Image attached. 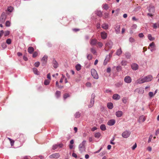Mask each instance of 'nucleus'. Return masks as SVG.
<instances>
[{"instance_id": "nucleus-1", "label": "nucleus", "mask_w": 159, "mask_h": 159, "mask_svg": "<svg viewBox=\"0 0 159 159\" xmlns=\"http://www.w3.org/2000/svg\"><path fill=\"white\" fill-rule=\"evenodd\" d=\"M152 76L151 75H148L143 78H140L137 80L136 81L137 84H142L144 82L150 81L152 80Z\"/></svg>"}, {"instance_id": "nucleus-2", "label": "nucleus", "mask_w": 159, "mask_h": 159, "mask_svg": "<svg viewBox=\"0 0 159 159\" xmlns=\"http://www.w3.org/2000/svg\"><path fill=\"white\" fill-rule=\"evenodd\" d=\"M86 142V141H83L79 145V150L81 152H82L85 151V145Z\"/></svg>"}, {"instance_id": "nucleus-3", "label": "nucleus", "mask_w": 159, "mask_h": 159, "mask_svg": "<svg viewBox=\"0 0 159 159\" xmlns=\"http://www.w3.org/2000/svg\"><path fill=\"white\" fill-rule=\"evenodd\" d=\"M113 44L112 42L110 41L107 42L105 45V50L107 51L111 49L112 47Z\"/></svg>"}, {"instance_id": "nucleus-4", "label": "nucleus", "mask_w": 159, "mask_h": 159, "mask_svg": "<svg viewBox=\"0 0 159 159\" xmlns=\"http://www.w3.org/2000/svg\"><path fill=\"white\" fill-rule=\"evenodd\" d=\"M91 74L92 76L95 79H97L98 78V76L96 70L94 69H92L91 70Z\"/></svg>"}, {"instance_id": "nucleus-5", "label": "nucleus", "mask_w": 159, "mask_h": 159, "mask_svg": "<svg viewBox=\"0 0 159 159\" xmlns=\"http://www.w3.org/2000/svg\"><path fill=\"white\" fill-rule=\"evenodd\" d=\"M131 132L130 131L126 130L124 131L122 134V136L125 138H128L130 135Z\"/></svg>"}, {"instance_id": "nucleus-6", "label": "nucleus", "mask_w": 159, "mask_h": 159, "mask_svg": "<svg viewBox=\"0 0 159 159\" xmlns=\"http://www.w3.org/2000/svg\"><path fill=\"white\" fill-rule=\"evenodd\" d=\"M7 16L4 12L2 13L0 18V22L1 23H3L6 18Z\"/></svg>"}, {"instance_id": "nucleus-7", "label": "nucleus", "mask_w": 159, "mask_h": 159, "mask_svg": "<svg viewBox=\"0 0 159 159\" xmlns=\"http://www.w3.org/2000/svg\"><path fill=\"white\" fill-rule=\"evenodd\" d=\"M95 95L93 93L92 94V98L91 99L90 102V104L89 106V107H91L93 106L94 103V98H95Z\"/></svg>"}, {"instance_id": "nucleus-8", "label": "nucleus", "mask_w": 159, "mask_h": 159, "mask_svg": "<svg viewBox=\"0 0 159 159\" xmlns=\"http://www.w3.org/2000/svg\"><path fill=\"white\" fill-rule=\"evenodd\" d=\"M124 81L126 83H130L131 82L132 80L130 76H127L125 77Z\"/></svg>"}, {"instance_id": "nucleus-9", "label": "nucleus", "mask_w": 159, "mask_h": 159, "mask_svg": "<svg viewBox=\"0 0 159 159\" xmlns=\"http://www.w3.org/2000/svg\"><path fill=\"white\" fill-rule=\"evenodd\" d=\"M60 156V155L58 153H53L50 155L49 157L50 158H58Z\"/></svg>"}, {"instance_id": "nucleus-10", "label": "nucleus", "mask_w": 159, "mask_h": 159, "mask_svg": "<svg viewBox=\"0 0 159 159\" xmlns=\"http://www.w3.org/2000/svg\"><path fill=\"white\" fill-rule=\"evenodd\" d=\"M100 35L101 38L103 39H105L107 37V34L104 31L102 32L101 33Z\"/></svg>"}, {"instance_id": "nucleus-11", "label": "nucleus", "mask_w": 159, "mask_h": 159, "mask_svg": "<svg viewBox=\"0 0 159 159\" xmlns=\"http://www.w3.org/2000/svg\"><path fill=\"white\" fill-rule=\"evenodd\" d=\"M149 46L151 47V51L153 52L156 50V47L155 44L153 42H152L149 44Z\"/></svg>"}, {"instance_id": "nucleus-12", "label": "nucleus", "mask_w": 159, "mask_h": 159, "mask_svg": "<svg viewBox=\"0 0 159 159\" xmlns=\"http://www.w3.org/2000/svg\"><path fill=\"white\" fill-rule=\"evenodd\" d=\"M131 67L132 69L136 70L138 69L139 66L137 64L134 63L131 65Z\"/></svg>"}, {"instance_id": "nucleus-13", "label": "nucleus", "mask_w": 159, "mask_h": 159, "mask_svg": "<svg viewBox=\"0 0 159 159\" xmlns=\"http://www.w3.org/2000/svg\"><path fill=\"white\" fill-rule=\"evenodd\" d=\"M115 123V120L114 119H111L109 120L107 122V124L110 126H112L114 125Z\"/></svg>"}, {"instance_id": "nucleus-14", "label": "nucleus", "mask_w": 159, "mask_h": 159, "mask_svg": "<svg viewBox=\"0 0 159 159\" xmlns=\"http://www.w3.org/2000/svg\"><path fill=\"white\" fill-rule=\"evenodd\" d=\"M48 59V56L46 55H44L41 59V61L43 64H45L47 63Z\"/></svg>"}, {"instance_id": "nucleus-15", "label": "nucleus", "mask_w": 159, "mask_h": 159, "mask_svg": "<svg viewBox=\"0 0 159 159\" xmlns=\"http://www.w3.org/2000/svg\"><path fill=\"white\" fill-rule=\"evenodd\" d=\"M115 31L116 34H119L120 32V27L119 25H116L115 28Z\"/></svg>"}, {"instance_id": "nucleus-16", "label": "nucleus", "mask_w": 159, "mask_h": 159, "mask_svg": "<svg viewBox=\"0 0 159 159\" xmlns=\"http://www.w3.org/2000/svg\"><path fill=\"white\" fill-rule=\"evenodd\" d=\"M97 43V40L95 39H92L90 41V44L91 45H94Z\"/></svg>"}, {"instance_id": "nucleus-17", "label": "nucleus", "mask_w": 159, "mask_h": 159, "mask_svg": "<svg viewBox=\"0 0 159 159\" xmlns=\"http://www.w3.org/2000/svg\"><path fill=\"white\" fill-rule=\"evenodd\" d=\"M145 117L143 116H142L139 117V122H143L145 121Z\"/></svg>"}, {"instance_id": "nucleus-18", "label": "nucleus", "mask_w": 159, "mask_h": 159, "mask_svg": "<svg viewBox=\"0 0 159 159\" xmlns=\"http://www.w3.org/2000/svg\"><path fill=\"white\" fill-rule=\"evenodd\" d=\"M112 98L114 99L119 100L120 98V96L119 95L116 94L113 95Z\"/></svg>"}, {"instance_id": "nucleus-19", "label": "nucleus", "mask_w": 159, "mask_h": 159, "mask_svg": "<svg viewBox=\"0 0 159 159\" xmlns=\"http://www.w3.org/2000/svg\"><path fill=\"white\" fill-rule=\"evenodd\" d=\"M52 65L55 68H57L58 66V64L56 60H54L52 61Z\"/></svg>"}, {"instance_id": "nucleus-20", "label": "nucleus", "mask_w": 159, "mask_h": 159, "mask_svg": "<svg viewBox=\"0 0 159 159\" xmlns=\"http://www.w3.org/2000/svg\"><path fill=\"white\" fill-rule=\"evenodd\" d=\"M116 114L117 117H120L122 115L123 112L121 111H118L116 112Z\"/></svg>"}, {"instance_id": "nucleus-21", "label": "nucleus", "mask_w": 159, "mask_h": 159, "mask_svg": "<svg viewBox=\"0 0 159 159\" xmlns=\"http://www.w3.org/2000/svg\"><path fill=\"white\" fill-rule=\"evenodd\" d=\"M34 51V49L33 47H30L28 48V51L30 54H32Z\"/></svg>"}, {"instance_id": "nucleus-22", "label": "nucleus", "mask_w": 159, "mask_h": 159, "mask_svg": "<svg viewBox=\"0 0 159 159\" xmlns=\"http://www.w3.org/2000/svg\"><path fill=\"white\" fill-rule=\"evenodd\" d=\"M108 25L106 23H104L102 25V28L105 30L107 29L108 28Z\"/></svg>"}, {"instance_id": "nucleus-23", "label": "nucleus", "mask_w": 159, "mask_h": 159, "mask_svg": "<svg viewBox=\"0 0 159 159\" xmlns=\"http://www.w3.org/2000/svg\"><path fill=\"white\" fill-rule=\"evenodd\" d=\"M55 95L57 98H59L60 97L61 95V92L59 91H57L55 93Z\"/></svg>"}, {"instance_id": "nucleus-24", "label": "nucleus", "mask_w": 159, "mask_h": 159, "mask_svg": "<svg viewBox=\"0 0 159 159\" xmlns=\"http://www.w3.org/2000/svg\"><path fill=\"white\" fill-rule=\"evenodd\" d=\"M33 71L34 74L37 75H39V72L38 71L37 69L35 68H34L33 69Z\"/></svg>"}, {"instance_id": "nucleus-25", "label": "nucleus", "mask_w": 159, "mask_h": 159, "mask_svg": "<svg viewBox=\"0 0 159 159\" xmlns=\"http://www.w3.org/2000/svg\"><path fill=\"white\" fill-rule=\"evenodd\" d=\"M107 107L109 109H111L113 107V104L111 102H109L107 104Z\"/></svg>"}, {"instance_id": "nucleus-26", "label": "nucleus", "mask_w": 159, "mask_h": 159, "mask_svg": "<svg viewBox=\"0 0 159 159\" xmlns=\"http://www.w3.org/2000/svg\"><path fill=\"white\" fill-rule=\"evenodd\" d=\"M122 52L121 49V48H120L117 50L116 52V54L117 55L119 56L121 54Z\"/></svg>"}, {"instance_id": "nucleus-27", "label": "nucleus", "mask_w": 159, "mask_h": 159, "mask_svg": "<svg viewBox=\"0 0 159 159\" xmlns=\"http://www.w3.org/2000/svg\"><path fill=\"white\" fill-rule=\"evenodd\" d=\"M100 128L103 131L105 130L106 129L105 125L103 124L101 125L100 126Z\"/></svg>"}, {"instance_id": "nucleus-28", "label": "nucleus", "mask_w": 159, "mask_h": 159, "mask_svg": "<svg viewBox=\"0 0 159 159\" xmlns=\"http://www.w3.org/2000/svg\"><path fill=\"white\" fill-rule=\"evenodd\" d=\"M75 68L77 70L79 71L81 69V66L80 64H78L75 66Z\"/></svg>"}, {"instance_id": "nucleus-29", "label": "nucleus", "mask_w": 159, "mask_h": 159, "mask_svg": "<svg viewBox=\"0 0 159 159\" xmlns=\"http://www.w3.org/2000/svg\"><path fill=\"white\" fill-rule=\"evenodd\" d=\"M96 14L100 17H101L102 16V13L100 11H97L96 12Z\"/></svg>"}, {"instance_id": "nucleus-30", "label": "nucleus", "mask_w": 159, "mask_h": 159, "mask_svg": "<svg viewBox=\"0 0 159 159\" xmlns=\"http://www.w3.org/2000/svg\"><path fill=\"white\" fill-rule=\"evenodd\" d=\"M103 8L106 10H107L109 8L108 5L107 4H105L103 5Z\"/></svg>"}, {"instance_id": "nucleus-31", "label": "nucleus", "mask_w": 159, "mask_h": 159, "mask_svg": "<svg viewBox=\"0 0 159 159\" xmlns=\"http://www.w3.org/2000/svg\"><path fill=\"white\" fill-rule=\"evenodd\" d=\"M75 116L76 118H78L80 116V113L79 112H77L75 115Z\"/></svg>"}, {"instance_id": "nucleus-32", "label": "nucleus", "mask_w": 159, "mask_h": 159, "mask_svg": "<svg viewBox=\"0 0 159 159\" xmlns=\"http://www.w3.org/2000/svg\"><path fill=\"white\" fill-rule=\"evenodd\" d=\"M70 96V95L67 93H65L63 95V98L64 100Z\"/></svg>"}, {"instance_id": "nucleus-33", "label": "nucleus", "mask_w": 159, "mask_h": 159, "mask_svg": "<svg viewBox=\"0 0 159 159\" xmlns=\"http://www.w3.org/2000/svg\"><path fill=\"white\" fill-rule=\"evenodd\" d=\"M101 134L99 133H96L95 134L94 136L97 138H99Z\"/></svg>"}, {"instance_id": "nucleus-34", "label": "nucleus", "mask_w": 159, "mask_h": 159, "mask_svg": "<svg viewBox=\"0 0 159 159\" xmlns=\"http://www.w3.org/2000/svg\"><path fill=\"white\" fill-rule=\"evenodd\" d=\"M50 80H45L44 84L45 85H48L49 84Z\"/></svg>"}, {"instance_id": "nucleus-35", "label": "nucleus", "mask_w": 159, "mask_h": 159, "mask_svg": "<svg viewBox=\"0 0 159 159\" xmlns=\"http://www.w3.org/2000/svg\"><path fill=\"white\" fill-rule=\"evenodd\" d=\"M8 139H9V141H10L11 145V146H12L14 144V141L9 138H8Z\"/></svg>"}, {"instance_id": "nucleus-36", "label": "nucleus", "mask_w": 159, "mask_h": 159, "mask_svg": "<svg viewBox=\"0 0 159 159\" xmlns=\"http://www.w3.org/2000/svg\"><path fill=\"white\" fill-rule=\"evenodd\" d=\"M148 39L150 41H152L154 39L152 38L151 35L150 34L148 35Z\"/></svg>"}, {"instance_id": "nucleus-37", "label": "nucleus", "mask_w": 159, "mask_h": 159, "mask_svg": "<svg viewBox=\"0 0 159 159\" xmlns=\"http://www.w3.org/2000/svg\"><path fill=\"white\" fill-rule=\"evenodd\" d=\"M127 61H121V64L122 66H126L127 65Z\"/></svg>"}, {"instance_id": "nucleus-38", "label": "nucleus", "mask_w": 159, "mask_h": 159, "mask_svg": "<svg viewBox=\"0 0 159 159\" xmlns=\"http://www.w3.org/2000/svg\"><path fill=\"white\" fill-rule=\"evenodd\" d=\"M128 99L125 97H124L122 98V101L124 103H126L127 102Z\"/></svg>"}, {"instance_id": "nucleus-39", "label": "nucleus", "mask_w": 159, "mask_h": 159, "mask_svg": "<svg viewBox=\"0 0 159 159\" xmlns=\"http://www.w3.org/2000/svg\"><path fill=\"white\" fill-rule=\"evenodd\" d=\"M90 51L93 54H95L96 52V50L93 48H91Z\"/></svg>"}, {"instance_id": "nucleus-40", "label": "nucleus", "mask_w": 159, "mask_h": 159, "mask_svg": "<svg viewBox=\"0 0 159 159\" xmlns=\"http://www.w3.org/2000/svg\"><path fill=\"white\" fill-rule=\"evenodd\" d=\"M92 56L90 54H88L87 56V58L89 60H90L92 59Z\"/></svg>"}, {"instance_id": "nucleus-41", "label": "nucleus", "mask_w": 159, "mask_h": 159, "mask_svg": "<svg viewBox=\"0 0 159 159\" xmlns=\"http://www.w3.org/2000/svg\"><path fill=\"white\" fill-rule=\"evenodd\" d=\"M97 44H98V46L100 48L102 47L103 46L102 43L101 42H97Z\"/></svg>"}, {"instance_id": "nucleus-42", "label": "nucleus", "mask_w": 159, "mask_h": 159, "mask_svg": "<svg viewBox=\"0 0 159 159\" xmlns=\"http://www.w3.org/2000/svg\"><path fill=\"white\" fill-rule=\"evenodd\" d=\"M13 10V8L11 7H8L7 8V10L8 11L11 12Z\"/></svg>"}, {"instance_id": "nucleus-43", "label": "nucleus", "mask_w": 159, "mask_h": 159, "mask_svg": "<svg viewBox=\"0 0 159 159\" xmlns=\"http://www.w3.org/2000/svg\"><path fill=\"white\" fill-rule=\"evenodd\" d=\"M6 43L8 44H10L11 43V40L10 39H7L6 40Z\"/></svg>"}, {"instance_id": "nucleus-44", "label": "nucleus", "mask_w": 159, "mask_h": 159, "mask_svg": "<svg viewBox=\"0 0 159 159\" xmlns=\"http://www.w3.org/2000/svg\"><path fill=\"white\" fill-rule=\"evenodd\" d=\"M5 25L6 26H10V22L9 21H7L6 22Z\"/></svg>"}, {"instance_id": "nucleus-45", "label": "nucleus", "mask_w": 159, "mask_h": 159, "mask_svg": "<svg viewBox=\"0 0 159 159\" xmlns=\"http://www.w3.org/2000/svg\"><path fill=\"white\" fill-rule=\"evenodd\" d=\"M38 54V53L37 52H34L33 54V57H35L37 56Z\"/></svg>"}, {"instance_id": "nucleus-46", "label": "nucleus", "mask_w": 159, "mask_h": 159, "mask_svg": "<svg viewBox=\"0 0 159 159\" xmlns=\"http://www.w3.org/2000/svg\"><path fill=\"white\" fill-rule=\"evenodd\" d=\"M7 45L5 43H3L2 44V47L3 48H5L7 47Z\"/></svg>"}, {"instance_id": "nucleus-47", "label": "nucleus", "mask_w": 159, "mask_h": 159, "mask_svg": "<svg viewBox=\"0 0 159 159\" xmlns=\"http://www.w3.org/2000/svg\"><path fill=\"white\" fill-rule=\"evenodd\" d=\"M10 34V31H6L4 33V35L5 36H6Z\"/></svg>"}, {"instance_id": "nucleus-48", "label": "nucleus", "mask_w": 159, "mask_h": 159, "mask_svg": "<svg viewBox=\"0 0 159 159\" xmlns=\"http://www.w3.org/2000/svg\"><path fill=\"white\" fill-rule=\"evenodd\" d=\"M129 41L131 43H134L135 41L134 39L132 38H130L129 39Z\"/></svg>"}, {"instance_id": "nucleus-49", "label": "nucleus", "mask_w": 159, "mask_h": 159, "mask_svg": "<svg viewBox=\"0 0 159 159\" xmlns=\"http://www.w3.org/2000/svg\"><path fill=\"white\" fill-rule=\"evenodd\" d=\"M58 147V144H55L53 146L52 149L54 150L57 149Z\"/></svg>"}, {"instance_id": "nucleus-50", "label": "nucleus", "mask_w": 159, "mask_h": 159, "mask_svg": "<svg viewBox=\"0 0 159 159\" xmlns=\"http://www.w3.org/2000/svg\"><path fill=\"white\" fill-rule=\"evenodd\" d=\"M109 16V14L108 13H104V17L105 18H107Z\"/></svg>"}, {"instance_id": "nucleus-51", "label": "nucleus", "mask_w": 159, "mask_h": 159, "mask_svg": "<svg viewBox=\"0 0 159 159\" xmlns=\"http://www.w3.org/2000/svg\"><path fill=\"white\" fill-rule=\"evenodd\" d=\"M86 86L88 87H91V84L89 82H88L86 84Z\"/></svg>"}, {"instance_id": "nucleus-52", "label": "nucleus", "mask_w": 159, "mask_h": 159, "mask_svg": "<svg viewBox=\"0 0 159 159\" xmlns=\"http://www.w3.org/2000/svg\"><path fill=\"white\" fill-rule=\"evenodd\" d=\"M40 64V63L39 62H37L34 63V66L36 67H38Z\"/></svg>"}, {"instance_id": "nucleus-53", "label": "nucleus", "mask_w": 159, "mask_h": 159, "mask_svg": "<svg viewBox=\"0 0 159 159\" xmlns=\"http://www.w3.org/2000/svg\"><path fill=\"white\" fill-rule=\"evenodd\" d=\"M149 95L151 98H152V97H153V96L154 95L153 92H149Z\"/></svg>"}, {"instance_id": "nucleus-54", "label": "nucleus", "mask_w": 159, "mask_h": 159, "mask_svg": "<svg viewBox=\"0 0 159 159\" xmlns=\"http://www.w3.org/2000/svg\"><path fill=\"white\" fill-rule=\"evenodd\" d=\"M147 149L148 151L151 152L152 150V148L151 147L149 146L147 148Z\"/></svg>"}, {"instance_id": "nucleus-55", "label": "nucleus", "mask_w": 159, "mask_h": 159, "mask_svg": "<svg viewBox=\"0 0 159 159\" xmlns=\"http://www.w3.org/2000/svg\"><path fill=\"white\" fill-rule=\"evenodd\" d=\"M154 11V7H151L149 9V11L150 12H153Z\"/></svg>"}, {"instance_id": "nucleus-56", "label": "nucleus", "mask_w": 159, "mask_h": 159, "mask_svg": "<svg viewBox=\"0 0 159 159\" xmlns=\"http://www.w3.org/2000/svg\"><path fill=\"white\" fill-rule=\"evenodd\" d=\"M108 62V60L107 59H105L104 61L103 64L104 65H106Z\"/></svg>"}, {"instance_id": "nucleus-57", "label": "nucleus", "mask_w": 159, "mask_h": 159, "mask_svg": "<svg viewBox=\"0 0 159 159\" xmlns=\"http://www.w3.org/2000/svg\"><path fill=\"white\" fill-rule=\"evenodd\" d=\"M137 147V144L135 143L132 147V150H134Z\"/></svg>"}, {"instance_id": "nucleus-58", "label": "nucleus", "mask_w": 159, "mask_h": 159, "mask_svg": "<svg viewBox=\"0 0 159 159\" xmlns=\"http://www.w3.org/2000/svg\"><path fill=\"white\" fill-rule=\"evenodd\" d=\"M64 77L63 75H62V77L61 78L60 80V82L62 83L63 82V79Z\"/></svg>"}, {"instance_id": "nucleus-59", "label": "nucleus", "mask_w": 159, "mask_h": 159, "mask_svg": "<svg viewBox=\"0 0 159 159\" xmlns=\"http://www.w3.org/2000/svg\"><path fill=\"white\" fill-rule=\"evenodd\" d=\"M126 57L127 58H129L130 57V55L129 54V53H126Z\"/></svg>"}, {"instance_id": "nucleus-60", "label": "nucleus", "mask_w": 159, "mask_h": 159, "mask_svg": "<svg viewBox=\"0 0 159 159\" xmlns=\"http://www.w3.org/2000/svg\"><path fill=\"white\" fill-rule=\"evenodd\" d=\"M47 77L49 79V80H51V76L50 73H48L47 74Z\"/></svg>"}, {"instance_id": "nucleus-61", "label": "nucleus", "mask_w": 159, "mask_h": 159, "mask_svg": "<svg viewBox=\"0 0 159 159\" xmlns=\"http://www.w3.org/2000/svg\"><path fill=\"white\" fill-rule=\"evenodd\" d=\"M153 27L155 29H156L157 27V23H154L153 24Z\"/></svg>"}, {"instance_id": "nucleus-62", "label": "nucleus", "mask_w": 159, "mask_h": 159, "mask_svg": "<svg viewBox=\"0 0 159 159\" xmlns=\"http://www.w3.org/2000/svg\"><path fill=\"white\" fill-rule=\"evenodd\" d=\"M139 36L140 38H142L144 36V35L142 33H141L139 34Z\"/></svg>"}, {"instance_id": "nucleus-63", "label": "nucleus", "mask_w": 159, "mask_h": 159, "mask_svg": "<svg viewBox=\"0 0 159 159\" xmlns=\"http://www.w3.org/2000/svg\"><path fill=\"white\" fill-rule=\"evenodd\" d=\"M116 70L117 71H119L121 70V67L120 66H117L116 67Z\"/></svg>"}, {"instance_id": "nucleus-64", "label": "nucleus", "mask_w": 159, "mask_h": 159, "mask_svg": "<svg viewBox=\"0 0 159 159\" xmlns=\"http://www.w3.org/2000/svg\"><path fill=\"white\" fill-rule=\"evenodd\" d=\"M72 155L73 157H75V158H77V154L75 153H73L72 154Z\"/></svg>"}]
</instances>
